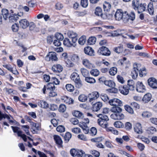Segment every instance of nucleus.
<instances>
[{"mask_svg":"<svg viewBox=\"0 0 157 157\" xmlns=\"http://www.w3.org/2000/svg\"><path fill=\"white\" fill-rule=\"evenodd\" d=\"M115 17L117 20L120 21L122 19L124 23H126L129 20H134L135 18V14L133 12H131L129 15L126 11L123 12L121 10H118L115 14Z\"/></svg>","mask_w":157,"mask_h":157,"instance_id":"f257e3e1","label":"nucleus"},{"mask_svg":"<svg viewBox=\"0 0 157 157\" xmlns=\"http://www.w3.org/2000/svg\"><path fill=\"white\" fill-rule=\"evenodd\" d=\"M109 104L113 107L111 108V110L113 112L116 111H121L122 109L120 107L122 105V102L117 98H113L109 101Z\"/></svg>","mask_w":157,"mask_h":157,"instance_id":"f03ea898","label":"nucleus"},{"mask_svg":"<svg viewBox=\"0 0 157 157\" xmlns=\"http://www.w3.org/2000/svg\"><path fill=\"white\" fill-rule=\"evenodd\" d=\"M71 78L75 83L76 86L78 88L81 87L82 85L79 75L76 73H73L71 75Z\"/></svg>","mask_w":157,"mask_h":157,"instance_id":"7ed1b4c3","label":"nucleus"},{"mask_svg":"<svg viewBox=\"0 0 157 157\" xmlns=\"http://www.w3.org/2000/svg\"><path fill=\"white\" fill-rule=\"evenodd\" d=\"M99 96V93L97 91L94 92L89 94L88 98L89 99V102L91 104L94 103Z\"/></svg>","mask_w":157,"mask_h":157,"instance_id":"20e7f679","label":"nucleus"},{"mask_svg":"<svg viewBox=\"0 0 157 157\" xmlns=\"http://www.w3.org/2000/svg\"><path fill=\"white\" fill-rule=\"evenodd\" d=\"M13 132L14 133H17L18 136L21 137L24 141H26L27 138L26 136L24 134H22V131L20 130V128L17 127L11 126Z\"/></svg>","mask_w":157,"mask_h":157,"instance_id":"39448f33","label":"nucleus"},{"mask_svg":"<svg viewBox=\"0 0 157 157\" xmlns=\"http://www.w3.org/2000/svg\"><path fill=\"white\" fill-rule=\"evenodd\" d=\"M70 153L71 155L74 157H83L85 155V153L82 150H76L75 149H71Z\"/></svg>","mask_w":157,"mask_h":157,"instance_id":"423d86ee","label":"nucleus"},{"mask_svg":"<svg viewBox=\"0 0 157 157\" xmlns=\"http://www.w3.org/2000/svg\"><path fill=\"white\" fill-rule=\"evenodd\" d=\"M98 53L99 55L105 56H109L111 54V52L109 49L106 47L103 46L99 48L98 50Z\"/></svg>","mask_w":157,"mask_h":157,"instance_id":"0eeeda50","label":"nucleus"},{"mask_svg":"<svg viewBox=\"0 0 157 157\" xmlns=\"http://www.w3.org/2000/svg\"><path fill=\"white\" fill-rule=\"evenodd\" d=\"M121 111H116L114 113L111 115V117L114 120H121L123 119L124 117V115L121 113Z\"/></svg>","mask_w":157,"mask_h":157,"instance_id":"6e6552de","label":"nucleus"},{"mask_svg":"<svg viewBox=\"0 0 157 157\" xmlns=\"http://www.w3.org/2000/svg\"><path fill=\"white\" fill-rule=\"evenodd\" d=\"M45 59L47 61L50 60L56 61L57 59L56 54L54 52H49L45 57Z\"/></svg>","mask_w":157,"mask_h":157,"instance_id":"1a4fd4ad","label":"nucleus"},{"mask_svg":"<svg viewBox=\"0 0 157 157\" xmlns=\"http://www.w3.org/2000/svg\"><path fill=\"white\" fill-rule=\"evenodd\" d=\"M3 118L4 119L7 118L10 123H14L16 122L10 115L2 113L0 110V121H1Z\"/></svg>","mask_w":157,"mask_h":157,"instance_id":"9d476101","label":"nucleus"},{"mask_svg":"<svg viewBox=\"0 0 157 157\" xmlns=\"http://www.w3.org/2000/svg\"><path fill=\"white\" fill-rule=\"evenodd\" d=\"M67 34L69 37L72 39V42L75 43L77 40V34L74 31H69L67 33Z\"/></svg>","mask_w":157,"mask_h":157,"instance_id":"9b49d317","label":"nucleus"},{"mask_svg":"<svg viewBox=\"0 0 157 157\" xmlns=\"http://www.w3.org/2000/svg\"><path fill=\"white\" fill-rule=\"evenodd\" d=\"M136 90L139 92H144L146 90L145 87L142 82H138L136 84Z\"/></svg>","mask_w":157,"mask_h":157,"instance_id":"f8f14e48","label":"nucleus"},{"mask_svg":"<svg viewBox=\"0 0 157 157\" xmlns=\"http://www.w3.org/2000/svg\"><path fill=\"white\" fill-rule=\"evenodd\" d=\"M148 83L149 85L154 89L157 88V81L154 78H151L148 80Z\"/></svg>","mask_w":157,"mask_h":157,"instance_id":"ddd939ff","label":"nucleus"},{"mask_svg":"<svg viewBox=\"0 0 157 157\" xmlns=\"http://www.w3.org/2000/svg\"><path fill=\"white\" fill-rule=\"evenodd\" d=\"M108 121L103 120L101 119H98V123L101 127L104 128L106 130V128H108V123L107 122Z\"/></svg>","mask_w":157,"mask_h":157,"instance_id":"4468645a","label":"nucleus"},{"mask_svg":"<svg viewBox=\"0 0 157 157\" xmlns=\"http://www.w3.org/2000/svg\"><path fill=\"white\" fill-rule=\"evenodd\" d=\"M20 26L23 29L27 28L29 25V22L26 19L21 20L19 21Z\"/></svg>","mask_w":157,"mask_h":157,"instance_id":"2eb2a0df","label":"nucleus"},{"mask_svg":"<svg viewBox=\"0 0 157 157\" xmlns=\"http://www.w3.org/2000/svg\"><path fill=\"white\" fill-rule=\"evenodd\" d=\"M102 104L101 102H98L93 105L92 109L93 111L97 112L99 111L101 108Z\"/></svg>","mask_w":157,"mask_h":157,"instance_id":"dca6fc26","label":"nucleus"},{"mask_svg":"<svg viewBox=\"0 0 157 157\" xmlns=\"http://www.w3.org/2000/svg\"><path fill=\"white\" fill-rule=\"evenodd\" d=\"M134 131L137 133L141 134L143 131L141 124L140 123H137L135 125L134 127Z\"/></svg>","mask_w":157,"mask_h":157,"instance_id":"f3484780","label":"nucleus"},{"mask_svg":"<svg viewBox=\"0 0 157 157\" xmlns=\"http://www.w3.org/2000/svg\"><path fill=\"white\" fill-rule=\"evenodd\" d=\"M119 89L120 92L124 95L128 94L129 93L128 89V88L127 86H119Z\"/></svg>","mask_w":157,"mask_h":157,"instance_id":"a211bd4d","label":"nucleus"},{"mask_svg":"<svg viewBox=\"0 0 157 157\" xmlns=\"http://www.w3.org/2000/svg\"><path fill=\"white\" fill-rule=\"evenodd\" d=\"M95 13L97 16H101L102 17L105 18L106 17H105V14H103L101 9L99 7H98L96 8Z\"/></svg>","mask_w":157,"mask_h":157,"instance_id":"6ab92c4d","label":"nucleus"},{"mask_svg":"<svg viewBox=\"0 0 157 157\" xmlns=\"http://www.w3.org/2000/svg\"><path fill=\"white\" fill-rule=\"evenodd\" d=\"M52 70L55 72H60L62 71L63 67L59 64L54 65L52 67Z\"/></svg>","mask_w":157,"mask_h":157,"instance_id":"aec40b11","label":"nucleus"},{"mask_svg":"<svg viewBox=\"0 0 157 157\" xmlns=\"http://www.w3.org/2000/svg\"><path fill=\"white\" fill-rule=\"evenodd\" d=\"M84 52L85 53L90 56L94 55V51L93 49L90 47H87L84 48Z\"/></svg>","mask_w":157,"mask_h":157,"instance_id":"412c9836","label":"nucleus"},{"mask_svg":"<svg viewBox=\"0 0 157 157\" xmlns=\"http://www.w3.org/2000/svg\"><path fill=\"white\" fill-rule=\"evenodd\" d=\"M152 96L149 93H147L145 94L144 96L142 101L145 103L148 102L151 99Z\"/></svg>","mask_w":157,"mask_h":157,"instance_id":"4be33fe9","label":"nucleus"},{"mask_svg":"<svg viewBox=\"0 0 157 157\" xmlns=\"http://www.w3.org/2000/svg\"><path fill=\"white\" fill-rule=\"evenodd\" d=\"M82 63L85 67L87 68H90L92 66V64L87 59H83Z\"/></svg>","mask_w":157,"mask_h":157,"instance_id":"5701e85b","label":"nucleus"},{"mask_svg":"<svg viewBox=\"0 0 157 157\" xmlns=\"http://www.w3.org/2000/svg\"><path fill=\"white\" fill-rule=\"evenodd\" d=\"M127 87L129 90H133L134 89V85L133 81L132 80H129L128 82Z\"/></svg>","mask_w":157,"mask_h":157,"instance_id":"b1692460","label":"nucleus"},{"mask_svg":"<svg viewBox=\"0 0 157 157\" xmlns=\"http://www.w3.org/2000/svg\"><path fill=\"white\" fill-rule=\"evenodd\" d=\"M54 140L56 144L61 145L63 143L62 140L59 136L56 135H55L53 136Z\"/></svg>","mask_w":157,"mask_h":157,"instance_id":"393cba45","label":"nucleus"},{"mask_svg":"<svg viewBox=\"0 0 157 157\" xmlns=\"http://www.w3.org/2000/svg\"><path fill=\"white\" fill-rule=\"evenodd\" d=\"M19 18L18 15H13L10 16L9 18L10 22H14L17 21Z\"/></svg>","mask_w":157,"mask_h":157,"instance_id":"a878e982","label":"nucleus"},{"mask_svg":"<svg viewBox=\"0 0 157 157\" xmlns=\"http://www.w3.org/2000/svg\"><path fill=\"white\" fill-rule=\"evenodd\" d=\"M82 124H79V126L82 129L84 133L85 134H88L89 132V128L86 125Z\"/></svg>","mask_w":157,"mask_h":157,"instance_id":"bb28decb","label":"nucleus"},{"mask_svg":"<svg viewBox=\"0 0 157 157\" xmlns=\"http://www.w3.org/2000/svg\"><path fill=\"white\" fill-rule=\"evenodd\" d=\"M145 7L144 4H140L135 10H137L138 13H140L145 11Z\"/></svg>","mask_w":157,"mask_h":157,"instance_id":"cd10ccee","label":"nucleus"},{"mask_svg":"<svg viewBox=\"0 0 157 157\" xmlns=\"http://www.w3.org/2000/svg\"><path fill=\"white\" fill-rule=\"evenodd\" d=\"M63 43L64 45L68 47H71L74 46L73 43H71L68 38H65L64 39L63 41Z\"/></svg>","mask_w":157,"mask_h":157,"instance_id":"c85d7f7f","label":"nucleus"},{"mask_svg":"<svg viewBox=\"0 0 157 157\" xmlns=\"http://www.w3.org/2000/svg\"><path fill=\"white\" fill-rule=\"evenodd\" d=\"M38 105L43 108H46L48 106V103L45 101H40L38 102Z\"/></svg>","mask_w":157,"mask_h":157,"instance_id":"c756f323","label":"nucleus"},{"mask_svg":"<svg viewBox=\"0 0 157 157\" xmlns=\"http://www.w3.org/2000/svg\"><path fill=\"white\" fill-rule=\"evenodd\" d=\"M74 116L78 118L82 119L83 117V114L80 112L75 111L73 113Z\"/></svg>","mask_w":157,"mask_h":157,"instance_id":"7c9ffc66","label":"nucleus"},{"mask_svg":"<svg viewBox=\"0 0 157 157\" xmlns=\"http://www.w3.org/2000/svg\"><path fill=\"white\" fill-rule=\"evenodd\" d=\"M104 11H108L111 8V5L109 3L105 2L103 6Z\"/></svg>","mask_w":157,"mask_h":157,"instance_id":"2f4dec72","label":"nucleus"},{"mask_svg":"<svg viewBox=\"0 0 157 157\" xmlns=\"http://www.w3.org/2000/svg\"><path fill=\"white\" fill-rule=\"evenodd\" d=\"M2 14L4 18L6 20L9 16V12L7 10L3 9L2 11Z\"/></svg>","mask_w":157,"mask_h":157,"instance_id":"473e14b6","label":"nucleus"},{"mask_svg":"<svg viewBox=\"0 0 157 157\" xmlns=\"http://www.w3.org/2000/svg\"><path fill=\"white\" fill-rule=\"evenodd\" d=\"M104 84L106 86L110 87H115V84L114 82L112 81H105L104 82Z\"/></svg>","mask_w":157,"mask_h":157,"instance_id":"72a5a7b5","label":"nucleus"},{"mask_svg":"<svg viewBox=\"0 0 157 157\" xmlns=\"http://www.w3.org/2000/svg\"><path fill=\"white\" fill-rule=\"evenodd\" d=\"M46 86L47 89L50 90L54 91L55 89L54 85L52 82L48 83Z\"/></svg>","mask_w":157,"mask_h":157,"instance_id":"f704fd0d","label":"nucleus"},{"mask_svg":"<svg viewBox=\"0 0 157 157\" xmlns=\"http://www.w3.org/2000/svg\"><path fill=\"white\" fill-rule=\"evenodd\" d=\"M148 11L150 14H152L153 13V3L150 2L148 5Z\"/></svg>","mask_w":157,"mask_h":157,"instance_id":"c9c22d12","label":"nucleus"},{"mask_svg":"<svg viewBox=\"0 0 157 157\" xmlns=\"http://www.w3.org/2000/svg\"><path fill=\"white\" fill-rule=\"evenodd\" d=\"M117 68L115 67H113L110 69L109 73L111 75L114 76L117 73Z\"/></svg>","mask_w":157,"mask_h":157,"instance_id":"e433bc0d","label":"nucleus"},{"mask_svg":"<svg viewBox=\"0 0 157 157\" xmlns=\"http://www.w3.org/2000/svg\"><path fill=\"white\" fill-rule=\"evenodd\" d=\"M80 71L82 75L84 77H86L89 74V71L84 68H81Z\"/></svg>","mask_w":157,"mask_h":157,"instance_id":"4c0bfd02","label":"nucleus"},{"mask_svg":"<svg viewBox=\"0 0 157 157\" xmlns=\"http://www.w3.org/2000/svg\"><path fill=\"white\" fill-rule=\"evenodd\" d=\"M104 139V138L102 136H100L91 139V141L92 142H96L97 143H99L102 141Z\"/></svg>","mask_w":157,"mask_h":157,"instance_id":"58836bf2","label":"nucleus"},{"mask_svg":"<svg viewBox=\"0 0 157 157\" xmlns=\"http://www.w3.org/2000/svg\"><path fill=\"white\" fill-rule=\"evenodd\" d=\"M90 73L93 76H97L99 74L100 72L97 69H93L90 71Z\"/></svg>","mask_w":157,"mask_h":157,"instance_id":"ea45409f","label":"nucleus"},{"mask_svg":"<svg viewBox=\"0 0 157 157\" xmlns=\"http://www.w3.org/2000/svg\"><path fill=\"white\" fill-rule=\"evenodd\" d=\"M96 40V38L94 36H92L89 38L88 40V43L90 45L94 44Z\"/></svg>","mask_w":157,"mask_h":157,"instance_id":"a19ab883","label":"nucleus"},{"mask_svg":"<svg viewBox=\"0 0 157 157\" xmlns=\"http://www.w3.org/2000/svg\"><path fill=\"white\" fill-rule=\"evenodd\" d=\"M85 80L87 82L90 83H94L96 82L95 79L90 77H86Z\"/></svg>","mask_w":157,"mask_h":157,"instance_id":"79ce46f5","label":"nucleus"},{"mask_svg":"<svg viewBox=\"0 0 157 157\" xmlns=\"http://www.w3.org/2000/svg\"><path fill=\"white\" fill-rule=\"evenodd\" d=\"M71 137V134L69 132L66 133L64 137V140L66 142H68Z\"/></svg>","mask_w":157,"mask_h":157,"instance_id":"37998d69","label":"nucleus"},{"mask_svg":"<svg viewBox=\"0 0 157 157\" xmlns=\"http://www.w3.org/2000/svg\"><path fill=\"white\" fill-rule=\"evenodd\" d=\"M156 131V129L154 127H150L147 130V133L148 134H153Z\"/></svg>","mask_w":157,"mask_h":157,"instance_id":"c03bdc74","label":"nucleus"},{"mask_svg":"<svg viewBox=\"0 0 157 157\" xmlns=\"http://www.w3.org/2000/svg\"><path fill=\"white\" fill-rule=\"evenodd\" d=\"M114 51L115 52L118 53L122 52L123 51V46L121 45L119 46H118L117 47L115 48H114Z\"/></svg>","mask_w":157,"mask_h":157,"instance_id":"a18cd8bd","label":"nucleus"},{"mask_svg":"<svg viewBox=\"0 0 157 157\" xmlns=\"http://www.w3.org/2000/svg\"><path fill=\"white\" fill-rule=\"evenodd\" d=\"M88 97L84 94H81L78 97V99L79 101L82 102H85L87 100Z\"/></svg>","mask_w":157,"mask_h":157,"instance_id":"49530a36","label":"nucleus"},{"mask_svg":"<svg viewBox=\"0 0 157 157\" xmlns=\"http://www.w3.org/2000/svg\"><path fill=\"white\" fill-rule=\"evenodd\" d=\"M55 37L56 39L61 41H62L64 38L63 35L59 33H57L55 34Z\"/></svg>","mask_w":157,"mask_h":157,"instance_id":"de8ad7c7","label":"nucleus"},{"mask_svg":"<svg viewBox=\"0 0 157 157\" xmlns=\"http://www.w3.org/2000/svg\"><path fill=\"white\" fill-rule=\"evenodd\" d=\"M139 0H133L132 2V6L133 8L136 10L140 5Z\"/></svg>","mask_w":157,"mask_h":157,"instance_id":"09e8293b","label":"nucleus"},{"mask_svg":"<svg viewBox=\"0 0 157 157\" xmlns=\"http://www.w3.org/2000/svg\"><path fill=\"white\" fill-rule=\"evenodd\" d=\"M140 70L139 73L140 77H142L144 75H146V71L145 70V68L144 67H143Z\"/></svg>","mask_w":157,"mask_h":157,"instance_id":"8fccbe9b","label":"nucleus"},{"mask_svg":"<svg viewBox=\"0 0 157 157\" xmlns=\"http://www.w3.org/2000/svg\"><path fill=\"white\" fill-rule=\"evenodd\" d=\"M97 117L99 118V119H101L102 120L108 121L109 120L108 116L104 114H99L97 115Z\"/></svg>","mask_w":157,"mask_h":157,"instance_id":"3c124183","label":"nucleus"},{"mask_svg":"<svg viewBox=\"0 0 157 157\" xmlns=\"http://www.w3.org/2000/svg\"><path fill=\"white\" fill-rule=\"evenodd\" d=\"M86 41V36H82L79 39V43L81 45H83Z\"/></svg>","mask_w":157,"mask_h":157,"instance_id":"603ef678","label":"nucleus"},{"mask_svg":"<svg viewBox=\"0 0 157 157\" xmlns=\"http://www.w3.org/2000/svg\"><path fill=\"white\" fill-rule=\"evenodd\" d=\"M66 89L70 92H72L74 90V86L71 84H68L66 85Z\"/></svg>","mask_w":157,"mask_h":157,"instance_id":"864d4df0","label":"nucleus"},{"mask_svg":"<svg viewBox=\"0 0 157 157\" xmlns=\"http://www.w3.org/2000/svg\"><path fill=\"white\" fill-rule=\"evenodd\" d=\"M141 65L140 63H134L133 65V69L136 70H137L139 72L140 69H142L141 68Z\"/></svg>","mask_w":157,"mask_h":157,"instance_id":"5fc2aeb1","label":"nucleus"},{"mask_svg":"<svg viewBox=\"0 0 157 157\" xmlns=\"http://www.w3.org/2000/svg\"><path fill=\"white\" fill-rule=\"evenodd\" d=\"M106 131L107 132H111L112 133L115 135H117L118 134V131L112 127L106 128Z\"/></svg>","mask_w":157,"mask_h":157,"instance_id":"6e6d98bb","label":"nucleus"},{"mask_svg":"<svg viewBox=\"0 0 157 157\" xmlns=\"http://www.w3.org/2000/svg\"><path fill=\"white\" fill-rule=\"evenodd\" d=\"M114 126L116 128H121L123 126V124L121 121L115 122L114 124Z\"/></svg>","mask_w":157,"mask_h":157,"instance_id":"4d7b16f0","label":"nucleus"},{"mask_svg":"<svg viewBox=\"0 0 157 157\" xmlns=\"http://www.w3.org/2000/svg\"><path fill=\"white\" fill-rule=\"evenodd\" d=\"M56 130L58 132H62L65 131V128L63 126L60 125L56 128Z\"/></svg>","mask_w":157,"mask_h":157,"instance_id":"13d9d810","label":"nucleus"},{"mask_svg":"<svg viewBox=\"0 0 157 157\" xmlns=\"http://www.w3.org/2000/svg\"><path fill=\"white\" fill-rule=\"evenodd\" d=\"M139 72L138 71L133 69V70L132 72V76L133 79H135L136 78Z\"/></svg>","mask_w":157,"mask_h":157,"instance_id":"bf43d9fd","label":"nucleus"},{"mask_svg":"<svg viewBox=\"0 0 157 157\" xmlns=\"http://www.w3.org/2000/svg\"><path fill=\"white\" fill-rule=\"evenodd\" d=\"M125 109L128 113L133 114L134 113L133 110L132 108L128 105L125 106Z\"/></svg>","mask_w":157,"mask_h":157,"instance_id":"052dcab7","label":"nucleus"},{"mask_svg":"<svg viewBox=\"0 0 157 157\" xmlns=\"http://www.w3.org/2000/svg\"><path fill=\"white\" fill-rule=\"evenodd\" d=\"M71 60L74 62H77L79 60V58L78 56L76 55H73L71 58Z\"/></svg>","mask_w":157,"mask_h":157,"instance_id":"680f3d73","label":"nucleus"},{"mask_svg":"<svg viewBox=\"0 0 157 157\" xmlns=\"http://www.w3.org/2000/svg\"><path fill=\"white\" fill-rule=\"evenodd\" d=\"M51 81L52 83L56 85L59 84V81L58 79L56 78L55 77H52L51 78Z\"/></svg>","mask_w":157,"mask_h":157,"instance_id":"e2e57ef3","label":"nucleus"},{"mask_svg":"<svg viewBox=\"0 0 157 157\" xmlns=\"http://www.w3.org/2000/svg\"><path fill=\"white\" fill-rule=\"evenodd\" d=\"M81 4L83 7H86L88 5V0H81Z\"/></svg>","mask_w":157,"mask_h":157,"instance_id":"0e129e2a","label":"nucleus"},{"mask_svg":"<svg viewBox=\"0 0 157 157\" xmlns=\"http://www.w3.org/2000/svg\"><path fill=\"white\" fill-rule=\"evenodd\" d=\"M11 28L13 32H16L18 30L19 26L17 24H14L12 25Z\"/></svg>","mask_w":157,"mask_h":157,"instance_id":"69168bd1","label":"nucleus"},{"mask_svg":"<svg viewBox=\"0 0 157 157\" xmlns=\"http://www.w3.org/2000/svg\"><path fill=\"white\" fill-rule=\"evenodd\" d=\"M66 66L68 67H72L74 65V64L70 60L67 59L66 61Z\"/></svg>","mask_w":157,"mask_h":157,"instance_id":"338daca9","label":"nucleus"},{"mask_svg":"<svg viewBox=\"0 0 157 157\" xmlns=\"http://www.w3.org/2000/svg\"><path fill=\"white\" fill-rule=\"evenodd\" d=\"M101 97L102 100L104 101H107L109 99V98L107 95L105 94H101Z\"/></svg>","mask_w":157,"mask_h":157,"instance_id":"774afa93","label":"nucleus"}]
</instances>
